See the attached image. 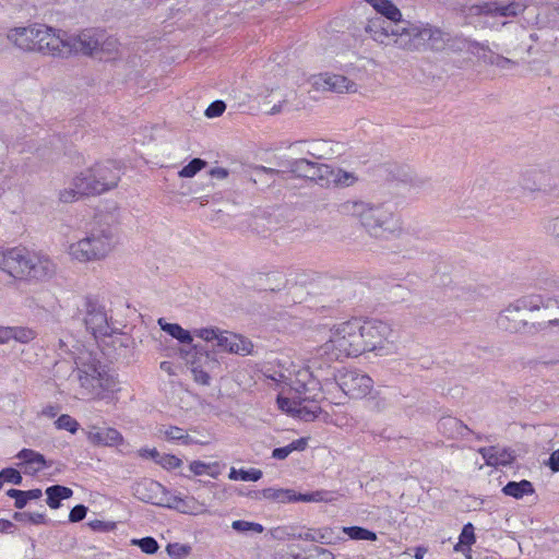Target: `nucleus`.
I'll list each match as a JSON object with an SVG mask.
<instances>
[{
  "mask_svg": "<svg viewBox=\"0 0 559 559\" xmlns=\"http://www.w3.org/2000/svg\"><path fill=\"white\" fill-rule=\"evenodd\" d=\"M438 430L449 439H467L473 433L463 421L452 416L440 418Z\"/></svg>",
  "mask_w": 559,
  "mask_h": 559,
  "instance_id": "393cba45",
  "label": "nucleus"
},
{
  "mask_svg": "<svg viewBox=\"0 0 559 559\" xmlns=\"http://www.w3.org/2000/svg\"><path fill=\"white\" fill-rule=\"evenodd\" d=\"M31 253V251L22 247L7 250L0 249V270L15 280H27Z\"/></svg>",
  "mask_w": 559,
  "mask_h": 559,
  "instance_id": "dca6fc26",
  "label": "nucleus"
},
{
  "mask_svg": "<svg viewBox=\"0 0 559 559\" xmlns=\"http://www.w3.org/2000/svg\"><path fill=\"white\" fill-rule=\"evenodd\" d=\"M119 43L114 36L107 35L103 31L102 40L98 41L97 56L98 59H109L118 52Z\"/></svg>",
  "mask_w": 559,
  "mask_h": 559,
  "instance_id": "473e14b6",
  "label": "nucleus"
},
{
  "mask_svg": "<svg viewBox=\"0 0 559 559\" xmlns=\"http://www.w3.org/2000/svg\"><path fill=\"white\" fill-rule=\"evenodd\" d=\"M262 476V471L258 468L236 469L235 467H231L228 474L229 479L243 481H258Z\"/></svg>",
  "mask_w": 559,
  "mask_h": 559,
  "instance_id": "c9c22d12",
  "label": "nucleus"
},
{
  "mask_svg": "<svg viewBox=\"0 0 559 559\" xmlns=\"http://www.w3.org/2000/svg\"><path fill=\"white\" fill-rule=\"evenodd\" d=\"M192 372L194 374V380L198 382V383H201V384H209L210 383V376L207 372L201 370V369H198L197 367H193L192 368Z\"/></svg>",
  "mask_w": 559,
  "mask_h": 559,
  "instance_id": "e2e57ef3",
  "label": "nucleus"
},
{
  "mask_svg": "<svg viewBox=\"0 0 559 559\" xmlns=\"http://www.w3.org/2000/svg\"><path fill=\"white\" fill-rule=\"evenodd\" d=\"M364 342L359 334L358 320L343 322L330 330L329 338L317 348V356L328 362L361 355Z\"/></svg>",
  "mask_w": 559,
  "mask_h": 559,
  "instance_id": "7ed1b4c3",
  "label": "nucleus"
},
{
  "mask_svg": "<svg viewBox=\"0 0 559 559\" xmlns=\"http://www.w3.org/2000/svg\"><path fill=\"white\" fill-rule=\"evenodd\" d=\"M449 41L450 33L439 27L421 22H408L407 38L402 37L400 44L402 45V49L406 51H420L426 49L442 51L447 49Z\"/></svg>",
  "mask_w": 559,
  "mask_h": 559,
  "instance_id": "6e6552de",
  "label": "nucleus"
},
{
  "mask_svg": "<svg viewBox=\"0 0 559 559\" xmlns=\"http://www.w3.org/2000/svg\"><path fill=\"white\" fill-rule=\"evenodd\" d=\"M480 453L486 460L487 465L491 466L507 465L514 460L512 454H508V457H499L498 451L495 448L481 449Z\"/></svg>",
  "mask_w": 559,
  "mask_h": 559,
  "instance_id": "58836bf2",
  "label": "nucleus"
},
{
  "mask_svg": "<svg viewBox=\"0 0 559 559\" xmlns=\"http://www.w3.org/2000/svg\"><path fill=\"white\" fill-rule=\"evenodd\" d=\"M206 166V162L201 158H193L188 165L182 167V169L178 173L179 177L182 178H192L194 177L201 169Z\"/></svg>",
  "mask_w": 559,
  "mask_h": 559,
  "instance_id": "a19ab883",
  "label": "nucleus"
},
{
  "mask_svg": "<svg viewBox=\"0 0 559 559\" xmlns=\"http://www.w3.org/2000/svg\"><path fill=\"white\" fill-rule=\"evenodd\" d=\"M55 425L60 430H67L71 433H75L79 429V423L70 415L63 414L55 421Z\"/></svg>",
  "mask_w": 559,
  "mask_h": 559,
  "instance_id": "37998d69",
  "label": "nucleus"
},
{
  "mask_svg": "<svg viewBox=\"0 0 559 559\" xmlns=\"http://www.w3.org/2000/svg\"><path fill=\"white\" fill-rule=\"evenodd\" d=\"M27 271V280H49L56 274L57 265L49 257L32 252Z\"/></svg>",
  "mask_w": 559,
  "mask_h": 559,
  "instance_id": "4be33fe9",
  "label": "nucleus"
},
{
  "mask_svg": "<svg viewBox=\"0 0 559 559\" xmlns=\"http://www.w3.org/2000/svg\"><path fill=\"white\" fill-rule=\"evenodd\" d=\"M76 376L83 399L103 400L107 393L118 390L115 377L98 361L81 362L78 365Z\"/></svg>",
  "mask_w": 559,
  "mask_h": 559,
  "instance_id": "423d86ee",
  "label": "nucleus"
},
{
  "mask_svg": "<svg viewBox=\"0 0 559 559\" xmlns=\"http://www.w3.org/2000/svg\"><path fill=\"white\" fill-rule=\"evenodd\" d=\"M548 465L554 472H559V450L550 454Z\"/></svg>",
  "mask_w": 559,
  "mask_h": 559,
  "instance_id": "774afa93",
  "label": "nucleus"
},
{
  "mask_svg": "<svg viewBox=\"0 0 559 559\" xmlns=\"http://www.w3.org/2000/svg\"><path fill=\"white\" fill-rule=\"evenodd\" d=\"M288 170L295 177L312 180L321 187H349L357 180L353 173L307 157L289 160Z\"/></svg>",
  "mask_w": 559,
  "mask_h": 559,
  "instance_id": "39448f33",
  "label": "nucleus"
},
{
  "mask_svg": "<svg viewBox=\"0 0 559 559\" xmlns=\"http://www.w3.org/2000/svg\"><path fill=\"white\" fill-rule=\"evenodd\" d=\"M474 543H475L474 526L472 525V523H467L463 526V530L460 534L459 545L469 547Z\"/></svg>",
  "mask_w": 559,
  "mask_h": 559,
  "instance_id": "3c124183",
  "label": "nucleus"
},
{
  "mask_svg": "<svg viewBox=\"0 0 559 559\" xmlns=\"http://www.w3.org/2000/svg\"><path fill=\"white\" fill-rule=\"evenodd\" d=\"M302 388H304V391L302 392L296 391L294 396L297 399V401H300V405L301 404H308V405L312 404V397L316 394H313V395L307 394L308 388L306 384H302Z\"/></svg>",
  "mask_w": 559,
  "mask_h": 559,
  "instance_id": "680f3d73",
  "label": "nucleus"
},
{
  "mask_svg": "<svg viewBox=\"0 0 559 559\" xmlns=\"http://www.w3.org/2000/svg\"><path fill=\"white\" fill-rule=\"evenodd\" d=\"M59 411H60L59 405L48 404L41 409L40 415L45 416L47 418H53L58 415Z\"/></svg>",
  "mask_w": 559,
  "mask_h": 559,
  "instance_id": "0e129e2a",
  "label": "nucleus"
},
{
  "mask_svg": "<svg viewBox=\"0 0 559 559\" xmlns=\"http://www.w3.org/2000/svg\"><path fill=\"white\" fill-rule=\"evenodd\" d=\"M502 492L506 496H510L515 499H521L525 495H532L534 492V487L532 483L526 479H523L521 481H509L502 488Z\"/></svg>",
  "mask_w": 559,
  "mask_h": 559,
  "instance_id": "2f4dec72",
  "label": "nucleus"
},
{
  "mask_svg": "<svg viewBox=\"0 0 559 559\" xmlns=\"http://www.w3.org/2000/svg\"><path fill=\"white\" fill-rule=\"evenodd\" d=\"M11 338L22 340L17 335V330L9 326H0V344L8 343Z\"/></svg>",
  "mask_w": 559,
  "mask_h": 559,
  "instance_id": "4d7b16f0",
  "label": "nucleus"
},
{
  "mask_svg": "<svg viewBox=\"0 0 559 559\" xmlns=\"http://www.w3.org/2000/svg\"><path fill=\"white\" fill-rule=\"evenodd\" d=\"M46 495H47V504L51 509H58L60 507V501L72 497L73 491L69 487L61 486V485H53L46 489Z\"/></svg>",
  "mask_w": 559,
  "mask_h": 559,
  "instance_id": "7c9ffc66",
  "label": "nucleus"
},
{
  "mask_svg": "<svg viewBox=\"0 0 559 559\" xmlns=\"http://www.w3.org/2000/svg\"><path fill=\"white\" fill-rule=\"evenodd\" d=\"M377 11L376 15H381L388 21L395 24L405 25L407 22H402V13L390 0H367Z\"/></svg>",
  "mask_w": 559,
  "mask_h": 559,
  "instance_id": "cd10ccee",
  "label": "nucleus"
},
{
  "mask_svg": "<svg viewBox=\"0 0 559 559\" xmlns=\"http://www.w3.org/2000/svg\"><path fill=\"white\" fill-rule=\"evenodd\" d=\"M84 324L95 338L109 336L115 346H129L130 338L122 333L116 332L109 323V317L97 299L87 297L84 302Z\"/></svg>",
  "mask_w": 559,
  "mask_h": 559,
  "instance_id": "1a4fd4ad",
  "label": "nucleus"
},
{
  "mask_svg": "<svg viewBox=\"0 0 559 559\" xmlns=\"http://www.w3.org/2000/svg\"><path fill=\"white\" fill-rule=\"evenodd\" d=\"M479 58L483 59L484 62L497 66L500 69H511V68H513L515 66L514 61L492 52L486 46H485V52H480V57Z\"/></svg>",
  "mask_w": 559,
  "mask_h": 559,
  "instance_id": "f704fd0d",
  "label": "nucleus"
},
{
  "mask_svg": "<svg viewBox=\"0 0 559 559\" xmlns=\"http://www.w3.org/2000/svg\"><path fill=\"white\" fill-rule=\"evenodd\" d=\"M118 243L117 228L112 225L93 227L84 238L71 243L69 255L79 262H97L106 259Z\"/></svg>",
  "mask_w": 559,
  "mask_h": 559,
  "instance_id": "f03ea898",
  "label": "nucleus"
},
{
  "mask_svg": "<svg viewBox=\"0 0 559 559\" xmlns=\"http://www.w3.org/2000/svg\"><path fill=\"white\" fill-rule=\"evenodd\" d=\"M332 534L333 532L329 527L318 530V542L322 544H329L331 542Z\"/></svg>",
  "mask_w": 559,
  "mask_h": 559,
  "instance_id": "338daca9",
  "label": "nucleus"
},
{
  "mask_svg": "<svg viewBox=\"0 0 559 559\" xmlns=\"http://www.w3.org/2000/svg\"><path fill=\"white\" fill-rule=\"evenodd\" d=\"M103 31L84 29L78 35L63 37L61 36V46L56 51V57L66 58L72 53H82L85 56H97L98 41L102 40Z\"/></svg>",
  "mask_w": 559,
  "mask_h": 559,
  "instance_id": "ddd939ff",
  "label": "nucleus"
},
{
  "mask_svg": "<svg viewBox=\"0 0 559 559\" xmlns=\"http://www.w3.org/2000/svg\"><path fill=\"white\" fill-rule=\"evenodd\" d=\"M120 170L114 162L97 163L81 171L73 179V186L81 195H95L104 193L118 186Z\"/></svg>",
  "mask_w": 559,
  "mask_h": 559,
  "instance_id": "0eeeda50",
  "label": "nucleus"
},
{
  "mask_svg": "<svg viewBox=\"0 0 559 559\" xmlns=\"http://www.w3.org/2000/svg\"><path fill=\"white\" fill-rule=\"evenodd\" d=\"M157 436L168 442L180 443L183 445L207 443L206 441H202L189 435L183 428L171 425H160L157 428Z\"/></svg>",
  "mask_w": 559,
  "mask_h": 559,
  "instance_id": "b1692460",
  "label": "nucleus"
},
{
  "mask_svg": "<svg viewBox=\"0 0 559 559\" xmlns=\"http://www.w3.org/2000/svg\"><path fill=\"white\" fill-rule=\"evenodd\" d=\"M249 496L255 500L266 499L277 503H290V502H312L323 500L321 491H314L311 493H297L293 489L284 488H265L262 490H255L249 493Z\"/></svg>",
  "mask_w": 559,
  "mask_h": 559,
  "instance_id": "f3484780",
  "label": "nucleus"
},
{
  "mask_svg": "<svg viewBox=\"0 0 559 559\" xmlns=\"http://www.w3.org/2000/svg\"><path fill=\"white\" fill-rule=\"evenodd\" d=\"M87 513V508L83 504H76L73 507L69 514V521L72 523H76L82 521Z\"/></svg>",
  "mask_w": 559,
  "mask_h": 559,
  "instance_id": "6e6d98bb",
  "label": "nucleus"
},
{
  "mask_svg": "<svg viewBox=\"0 0 559 559\" xmlns=\"http://www.w3.org/2000/svg\"><path fill=\"white\" fill-rule=\"evenodd\" d=\"M347 298L342 283H325L321 286L320 292H312L306 298L307 307L320 312L325 313L333 310L340 302Z\"/></svg>",
  "mask_w": 559,
  "mask_h": 559,
  "instance_id": "4468645a",
  "label": "nucleus"
},
{
  "mask_svg": "<svg viewBox=\"0 0 559 559\" xmlns=\"http://www.w3.org/2000/svg\"><path fill=\"white\" fill-rule=\"evenodd\" d=\"M531 326L533 328V334L544 332L550 328H559V318L544 322H532Z\"/></svg>",
  "mask_w": 559,
  "mask_h": 559,
  "instance_id": "864d4df0",
  "label": "nucleus"
},
{
  "mask_svg": "<svg viewBox=\"0 0 559 559\" xmlns=\"http://www.w3.org/2000/svg\"><path fill=\"white\" fill-rule=\"evenodd\" d=\"M320 396L321 395L319 393H316V395L312 397V404L298 405L295 416H297L300 419L306 420V421L313 420L318 416V414L321 412V407L319 405Z\"/></svg>",
  "mask_w": 559,
  "mask_h": 559,
  "instance_id": "72a5a7b5",
  "label": "nucleus"
},
{
  "mask_svg": "<svg viewBox=\"0 0 559 559\" xmlns=\"http://www.w3.org/2000/svg\"><path fill=\"white\" fill-rule=\"evenodd\" d=\"M132 544L139 546L141 550L147 555L155 554L159 548L156 539L150 536L140 539H133Z\"/></svg>",
  "mask_w": 559,
  "mask_h": 559,
  "instance_id": "a18cd8bd",
  "label": "nucleus"
},
{
  "mask_svg": "<svg viewBox=\"0 0 559 559\" xmlns=\"http://www.w3.org/2000/svg\"><path fill=\"white\" fill-rule=\"evenodd\" d=\"M540 173L535 169L526 170L521 176V186L528 191H537L540 189Z\"/></svg>",
  "mask_w": 559,
  "mask_h": 559,
  "instance_id": "e433bc0d",
  "label": "nucleus"
},
{
  "mask_svg": "<svg viewBox=\"0 0 559 559\" xmlns=\"http://www.w3.org/2000/svg\"><path fill=\"white\" fill-rule=\"evenodd\" d=\"M217 467V463L206 464L202 461H193L190 463L189 468L194 475L209 474L212 477H216L217 473L209 472L207 469Z\"/></svg>",
  "mask_w": 559,
  "mask_h": 559,
  "instance_id": "09e8293b",
  "label": "nucleus"
},
{
  "mask_svg": "<svg viewBox=\"0 0 559 559\" xmlns=\"http://www.w3.org/2000/svg\"><path fill=\"white\" fill-rule=\"evenodd\" d=\"M277 404L282 411L295 416L297 406L300 405V401H297V399L295 396H293V397L278 396Z\"/></svg>",
  "mask_w": 559,
  "mask_h": 559,
  "instance_id": "de8ad7c7",
  "label": "nucleus"
},
{
  "mask_svg": "<svg viewBox=\"0 0 559 559\" xmlns=\"http://www.w3.org/2000/svg\"><path fill=\"white\" fill-rule=\"evenodd\" d=\"M133 495L141 501L155 504L167 506V490L158 481L144 478L133 486Z\"/></svg>",
  "mask_w": 559,
  "mask_h": 559,
  "instance_id": "6ab92c4d",
  "label": "nucleus"
},
{
  "mask_svg": "<svg viewBox=\"0 0 559 559\" xmlns=\"http://www.w3.org/2000/svg\"><path fill=\"white\" fill-rule=\"evenodd\" d=\"M16 457L21 460L20 465L24 466V473L27 475H35L48 466L45 456L31 449H22Z\"/></svg>",
  "mask_w": 559,
  "mask_h": 559,
  "instance_id": "a878e982",
  "label": "nucleus"
},
{
  "mask_svg": "<svg viewBox=\"0 0 559 559\" xmlns=\"http://www.w3.org/2000/svg\"><path fill=\"white\" fill-rule=\"evenodd\" d=\"M193 333L205 342L215 341L219 350L241 356L250 355L252 353L253 344L241 335L222 331L218 328L197 329Z\"/></svg>",
  "mask_w": 559,
  "mask_h": 559,
  "instance_id": "9b49d317",
  "label": "nucleus"
},
{
  "mask_svg": "<svg viewBox=\"0 0 559 559\" xmlns=\"http://www.w3.org/2000/svg\"><path fill=\"white\" fill-rule=\"evenodd\" d=\"M447 49H450L452 51L467 50L479 58L480 52H485V45L479 44L477 41L468 40L463 37L453 36L450 33V41L447 44Z\"/></svg>",
  "mask_w": 559,
  "mask_h": 559,
  "instance_id": "c85d7f7f",
  "label": "nucleus"
},
{
  "mask_svg": "<svg viewBox=\"0 0 559 559\" xmlns=\"http://www.w3.org/2000/svg\"><path fill=\"white\" fill-rule=\"evenodd\" d=\"M307 559H334V555L325 548L314 547Z\"/></svg>",
  "mask_w": 559,
  "mask_h": 559,
  "instance_id": "bf43d9fd",
  "label": "nucleus"
},
{
  "mask_svg": "<svg viewBox=\"0 0 559 559\" xmlns=\"http://www.w3.org/2000/svg\"><path fill=\"white\" fill-rule=\"evenodd\" d=\"M0 478L3 479L4 483H10L13 485H21L23 481V477L21 473L12 467H7L0 471Z\"/></svg>",
  "mask_w": 559,
  "mask_h": 559,
  "instance_id": "49530a36",
  "label": "nucleus"
},
{
  "mask_svg": "<svg viewBox=\"0 0 559 559\" xmlns=\"http://www.w3.org/2000/svg\"><path fill=\"white\" fill-rule=\"evenodd\" d=\"M87 525L95 532H109L115 528V523L104 522L100 520L90 521Z\"/></svg>",
  "mask_w": 559,
  "mask_h": 559,
  "instance_id": "13d9d810",
  "label": "nucleus"
},
{
  "mask_svg": "<svg viewBox=\"0 0 559 559\" xmlns=\"http://www.w3.org/2000/svg\"><path fill=\"white\" fill-rule=\"evenodd\" d=\"M81 195V192H79V189L72 185L71 188L63 189L59 193L60 201L64 203H70L75 201Z\"/></svg>",
  "mask_w": 559,
  "mask_h": 559,
  "instance_id": "603ef678",
  "label": "nucleus"
},
{
  "mask_svg": "<svg viewBox=\"0 0 559 559\" xmlns=\"http://www.w3.org/2000/svg\"><path fill=\"white\" fill-rule=\"evenodd\" d=\"M525 4L520 2H510L508 4H501L499 2H484L481 4H474L468 8L469 16H501L511 17L524 12Z\"/></svg>",
  "mask_w": 559,
  "mask_h": 559,
  "instance_id": "a211bd4d",
  "label": "nucleus"
},
{
  "mask_svg": "<svg viewBox=\"0 0 559 559\" xmlns=\"http://www.w3.org/2000/svg\"><path fill=\"white\" fill-rule=\"evenodd\" d=\"M158 325L164 332L178 340L182 344H191L193 341L190 331L185 330L177 323H168L165 321V319L160 318L158 319Z\"/></svg>",
  "mask_w": 559,
  "mask_h": 559,
  "instance_id": "c756f323",
  "label": "nucleus"
},
{
  "mask_svg": "<svg viewBox=\"0 0 559 559\" xmlns=\"http://www.w3.org/2000/svg\"><path fill=\"white\" fill-rule=\"evenodd\" d=\"M87 440L97 447H115L123 441L122 435L115 428L92 426L86 432Z\"/></svg>",
  "mask_w": 559,
  "mask_h": 559,
  "instance_id": "5701e85b",
  "label": "nucleus"
},
{
  "mask_svg": "<svg viewBox=\"0 0 559 559\" xmlns=\"http://www.w3.org/2000/svg\"><path fill=\"white\" fill-rule=\"evenodd\" d=\"M497 324L504 331L533 334L531 323L521 318V310L513 302L499 313Z\"/></svg>",
  "mask_w": 559,
  "mask_h": 559,
  "instance_id": "aec40b11",
  "label": "nucleus"
},
{
  "mask_svg": "<svg viewBox=\"0 0 559 559\" xmlns=\"http://www.w3.org/2000/svg\"><path fill=\"white\" fill-rule=\"evenodd\" d=\"M343 532L355 540H376L377 534L360 526L343 527Z\"/></svg>",
  "mask_w": 559,
  "mask_h": 559,
  "instance_id": "ea45409f",
  "label": "nucleus"
},
{
  "mask_svg": "<svg viewBox=\"0 0 559 559\" xmlns=\"http://www.w3.org/2000/svg\"><path fill=\"white\" fill-rule=\"evenodd\" d=\"M331 152L330 143L324 140H318L310 143V148L308 150V154L311 156L312 160H321L328 158V155Z\"/></svg>",
  "mask_w": 559,
  "mask_h": 559,
  "instance_id": "4c0bfd02",
  "label": "nucleus"
},
{
  "mask_svg": "<svg viewBox=\"0 0 559 559\" xmlns=\"http://www.w3.org/2000/svg\"><path fill=\"white\" fill-rule=\"evenodd\" d=\"M231 528L238 533H247L253 532L257 534H261L264 531V527L255 522H249L245 520H236L231 523Z\"/></svg>",
  "mask_w": 559,
  "mask_h": 559,
  "instance_id": "79ce46f5",
  "label": "nucleus"
},
{
  "mask_svg": "<svg viewBox=\"0 0 559 559\" xmlns=\"http://www.w3.org/2000/svg\"><path fill=\"white\" fill-rule=\"evenodd\" d=\"M316 90L335 93H353L357 91L355 82L341 74L324 73L313 78Z\"/></svg>",
  "mask_w": 559,
  "mask_h": 559,
  "instance_id": "412c9836",
  "label": "nucleus"
},
{
  "mask_svg": "<svg viewBox=\"0 0 559 559\" xmlns=\"http://www.w3.org/2000/svg\"><path fill=\"white\" fill-rule=\"evenodd\" d=\"M7 38L21 50L37 51L51 57H56L59 46L63 47L60 31L38 23L11 28Z\"/></svg>",
  "mask_w": 559,
  "mask_h": 559,
  "instance_id": "20e7f679",
  "label": "nucleus"
},
{
  "mask_svg": "<svg viewBox=\"0 0 559 559\" xmlns=\"http://www.w3.org/2000/svg\"><path fill=\"white\" fill-rule=\"evenodd\" d=\"M408 22L395 24L381 15L370 17L366 25L365 32L377 43L383 46H394L402 49L400 40L402 37L407 38Z\"/></svg>",
  "mask_w": 559,
  "mask_h": 559,
  "instance_id": "f8f14e48",
  "label": "nucleus"
},
{
  "mask_svg": "<svg viewBox=\"0 0 559 559\" xmlns=\"http://www.w3.org/2000/svg\"><path fill=\"white\" fill-rule=\"evenodd\" d=\"M358 328L364 342L361 354L377 352L378 355H388L394 350V332L388 323L379 320H358Z\"/></svg>",
  "mask_w": 559,
  "mask_h": 559,
  "instance_id": "9d476101",
  "label": "nucleus"
},
{
  "mask_svg": "<svg viewBox=\"0 0 559 559\" xmlns=\"http://www.w3.org/2000/svg\"><path fill=\"white\" fill-rule=\"evenodd\" d=\"M7 495L10 497V498H13L15 501H14V507L16 509H23L25 507V500L22 499V495H23V490H19V489H9L7 491Z\"/></svg>",
  "mask_w": 559,
  "mask_h": 559,
  "instance_id": "052dcab7",
  "label": "nucleus"
},
{
  "mask_svg": "<svg viewBox=\"0 0 559 559\" xmlns=\"http://www.w3.org/2000/svg\"><path fill=\"white\" fill-rule=\"evenodd\" d=\"M552 302V297L545 296L542 294H526L520 298H518L513 304L515 307H518L521 311H537L542 308L548 309Z\"/></svg>",
  "mask_w": 559,
  "mask_h": 559,
  "instance_id": "bb28decb",
  "label": "nucleus"
},
{
  "mask_svg": "<svg viewBox=\"0 0 559 559\" xmlns=\"http://www.w3.org/2000/svg\"><path fill=\"white\" fill-rule=\"evenodd\" d=\"M345 213L357 218L366 231L374 238H386L400 229V221L393 205L348 201L343 204Z\"/></svg>",
  "mask_w": 559,
  "mask_h": 559,
  "instance_id": "f257e3e1",
  "label": "nucleus"
},
{
  "mask_svg": "<svg viewBox=\"0 0 559 559\" xmlns=\"http://www.w3.org/2000/svg\"><path fill=\"white\" fill-rule=\"evenodd\" d=\"M226 105L223 100L213 102L205 110V116L214 118L221 116L225 111Z\"/></svg>",
  "mask_w": 559,
  "mask_h": 559,
  "instance_id": "5fc2aeb1",
  "label": "nucleus"
},
{
  "mask_svg": "<svg viewBox=\"0 0 559 559\" xmlns=\"http://www.w3.org/2000/svg\"><path fill=\"white\" fill-rule=\"evenodd\" d=\"M191 547L179 543L168 544L166 551L171 559H182L190 554Z\"/></svg>",
  "mask_w": 559,
  "mask_h": 559,
  "instance_id": "c03bdc74",
  "label": "nucleus"
},
{
  "mask_svg": "<svg viewBox=\"0 0 559 559\" xmlns=\"http://www.w3.org/2000/svg\"><path fill=\"white\" fill-rule=\"evenodd\" d=\"M340 389L350 399H362L371 392L373 380L366 373L353 369H344L335 377Z\"/></svg>",
  "mask_w": 559,
  "mask_h": 559,
  "instance_id": "2eb2a0df",
  "label": "nucleus"
},
{
  "mask_svg": "<svg viewBox=\"0 0 559 559\" xmlns=\"http://www.w3.org/2000/svg\"><path fill=\"white\" fill-rule=\"evenodd\" d=\"M139 455L143 459H152L157 463L162 454L156 449H141Z\"/></svg>",
  "mask_w": 559,
  "mask_h": 559,
  "instance_id": "69168bd1",
  "label": "nucleus"
},
{
  "mask_svg": "<svg viewBox=\"0 0 559 559\" xmlns=\"http://www.w3.org/2000/svg\"><path fill=\"white\" fill-rule=\"evenodd\" d=\"M157 464L168 471H171L180 467L182 461L174 454H162L157 460Z\"/></svg>",
  "mask_w": 559,
  "mask_h": 559,
  "instance_id": "8fccbe9b",
  "label": "nucleus"
}]
</instances>
